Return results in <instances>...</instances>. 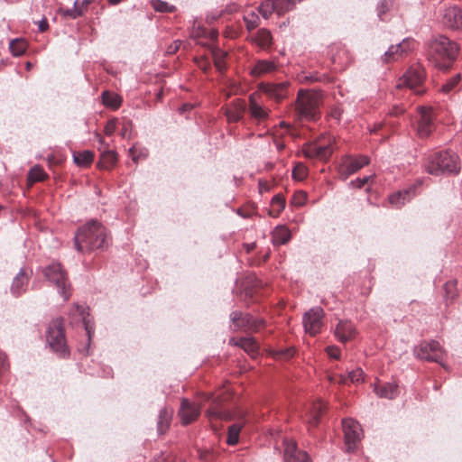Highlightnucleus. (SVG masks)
<instances>
[{"mask_svg": "<svg viewBox=\"0 0 462 462\" xmlns=\"http://www.w3.org/2000/svg\"><path fill=\"white\" fill-rule=\"evenodd\" d=\"M417 357L439 364L441 366L446 367L443 363L446 356V350L440 346L438 341L430 340L421 342L414 349Z\"/></svg>", "mask_w": 462, "mask_h": 462, "instance_id": "nucleus-7", "label": "nucleus"}, {"mask_svg": "<svg viewBox=\"0 0 462 462\" xmlns=\"http://www.w3.org/2000/svg\"><path fill=\"white\" fill-rule=\"evenodd\" d=\"M206 415L209 420H212L213 418L230 420L229 414L221 411L217 405L208 409L206 411Z\"/></svg>", "mask_w": 462, "mask_h": 462, "instance_id": "nucleus-46", "label": "nucleus"}, {"mask_svg": "<svg viewBox=\"0 0 462 462\" xmlns=\"http://www.w3.org/2000/svg\"><path fill=\"white\" fill-rule=\"evenodd\" d=\"M258 11L264 19H268L273 12H276L274 0L262 3Z\"/></svg>", "mask_w": 462, "mask_h": 462, "instance_id": "nucleus-38", "label": "nucleus"}, {"mask_svg": "<svg viewBox=\"0 0 462 462\" xmlns=\"http://www.w3.org/2000/svg\"><path fill=\"white\" fill-rule=\"evenodd\" d=\"M414 195V189H409L402 191L395 192L389 196V202L396 207H402L406 202L410 201L411 197Z\"/></svg>", "mask_w": 462, "mask_h": 462, "instance_id": "nucleus-27", "label": "nucleus"}, {"mask_svg": "<svg viewBox=\"0 0 462 462\" xmlns=\"http://www.w3.org/2000/svg\"><path fill=\"white\" fill-rule=\"evenodd\" d=\"M414 47L415 42L412 39L406 38L402 40V42L390 46L386 51V56H391L393 54V49L400 50L401 54L407 55Z\"/></svg>", "mask_w": 462, "mask_h": 462, "instance_id": "nucleus-31", "label": "nucleus"}, {"mask_svg": "<svg viewBox=\"0 0 462 462\" xmlns=\"http://www.w3.org/2000/svg\"><path fill=\"white\" fill-rule=\"evenodd\" d=\"M60 14L64 17H69L71 19H76L83 14L82 9H66V10H60Z\"/></svg>", "mask_w": 462, "mask_h": 462, "instance_id": "nucleus-50", "label": "nucleus"}, {"mask_svg": "<svg viewBox=\"0 0 462 462\" xmlns=\"http://www.w3.org/2000/svg\"><path fill=\"white\" fill-rule=\"evenodd\" d=\"M307 194L306 192L302 191V190H300V191H297L294 195H293V198H292V200H291V203L294 205V206H297V207H301L303 206L306 201H307Z\"/></svg>", "mask_w": 462, "mask_h": 462, "instance_id": "nucleus-49", "label": "nucleus"}, {"mask_svg": "<svg viewBox=\"0 0 462 462\" xmlns=\"http://www.w3.org/2000/svg\"><path fill=\"white\" fill-rule=\"evenodd\" d=\"M92 2V0H80V6L82 10H86L88 5Z\"/></svg>", "mask_w": 462, "mask_h": 462, "instance_id": "nucleus-61", "label": "nucleus"}, {"mask_svg": "<svg viewBox=\"0 0 462 462\" xmlns=\"http://www.w3.org/2000/svg\"><path fill=\"white\" fill-rule=\"evenodd\" d=\"M254 42L262 49L268 48L272 43L271 32L266 29H260L254 37Z\"/></svg>", "mask_w": 462, "mask_h": 462, "instance_id": "nucleus-32", "label": "nucleus"}, {"mask_svg": "<svg viewBox=\"0 0 462 462\" xmlns=\"http://www.w3.org/2000/svg\"><path fill=\"white\" fill-rule=\"evenodd\" d=\"M46 338L53 352L63 357L69 356V351L63 329V319L58 318L50 323Z\"/></svg>", "mask_w": 462, "mask_h": 462, "instance_id": "nucleus-6", "label": "nucleus"}, {"mask_svg": "<svg viewBox=\"0 0 462 462\" xmlns=\"http://www.w3.org/2000/svg\"><path fill=\"white\" fill-rule=\"evenodd\" d=\"M333 152V145L331 138L325 143L321 141L315 142L309 144L304 149V153L307 157L318 158L320 160L328 159Z\"/></svg>", "mask_w": 462, "mask_h": 462, "instance_id": "nucleus-13", "label": "nucleus"}, {"mask_svg": "<svg viewBox=\"0 0 462 462\" xmlns=\"http://www.w3.org/2000/svg\"><path fill=\"white\" fill-rule=\"evenodd\" d=\"M372 176H365L364 178H357L355 180H352L349 185L353 188L361 189L365 184H366Z\"/></svg>", "mask_w": 462, "mask_h": 462, "instance_id": "nucleus-52", "label": "nucleus"}, {"mask_svg": "<svg viewBox=\"0 0 462 462\" xmlns=\"http://www.w3.org/2000/svg\"><path fill=\"white\" fill-rule=\"evenodd\" d=\"M284 445L285 462H310L308 454L299 450L293 440H285Z\"/></svg>", "mask_w": 462, "mask_h": 462, "instance_id": "nucleus-18", "label": "nucleus"}, {"mask_svg": "<svg viewBox=\"0 0 462 462\" xmlns=\"http://www.w3.org/2000/svg\"><path fill=\"white\" fill-rule=\"evenodd\" d=\"M259 188H260V191H266L268 190V187L265 186L262 181H259Z\"/></svg>", "mask_w": 462, "mask_h": 462, "instance_id": "nucleus-63", "label": "nucleus"}, {"mask_svg": "<svg viewBox=\"0 0 462 462\" xmlns=\"http://www.w3.org/2000/svg\"><path fill=\"white\" fill-rule=\"evenodd\" d=\"M180 41H175L173 42L168 48H167V51L166 52L168 54H173L175 53L180 47Z\"/></svg>", "mask_w": 462, "mask_h": 462, "instance_id": "nucleus-58", "label": "nucleus"}, {"mask_svg": "<svg viewBox=\"0 0 462 462\" xmlns=\"http://www.w3.org/2000/svg\"><path fill=\"white\" fill-rule=\"evenodd\" d=\"M458 156L450 151L436 152L428 158L425 164L426 171L431 175L455 173L459 170Z\"/></svg>", "mask_w": 462, "mask_h": 462, "instance_id": "nucleus-3", "label": "nucleus"}, {"mask_svg": "<svg viewBox=\"0 0 462 462\" xmlns=\"http://www.w3.org/2000/svg\"><path fill=\"white\" fill-rule=\"evenodd\" d=\"M95 137L101 145L98 147V149L101 151L100 161L98 162L99 167L102 169H110L116 164L117 161V155L116 152L109 150L107 146L105 145L104 139L100 134H96Z\"/></svg>", "mask_w": 462, "mask_h": 462, "instance_id": "nucleus-17", "label": "nucleus"}, {"mask_svg": "<svg viewBox=\"0 0 462 462\" xmlns=\"http://www.w3.org/2000/svg\"><path fill=\"white\" fill-rule=\"evenodd\" d=\"M247 30L251 31L259 25V17L254 12H251L244 16Z\"/></svg>", "mask_w": 462, "mask_h": 462, "instance_id": "nucleus-44", "label": "nucleus"}, {"mask_svg": "<svg viewBox=\"0 0 462 462\" xmlns=\"http://www.w3.org/2000/svg\"><path fill=\"white\" fill-rule=\"evenodd\" d=\"M234 330L257 331L263 325V319H255L249 314H243L239 311H233L230 315Z\"/></svg>", "mask_w": 462, "mask_h": 462, "instance_id": "nucleus-11", "label": "nucleus"}, {"mask_svg": "<svg viewBox=\"0 0 462 462\" xmlns=\"http://www.w3.org/2000/svg\"><path fill=\"white\" fill-rule=\"evenodd\" d=\"M106 231L100 223L91 220L80 227L75 236V247L79 252H89L103 247Z\"/></svg>", "mask_w": 462, "mask_h": 462, "instance_id": "nucleus-2", "label": "nucleus"}, {"mask_svg": "<svg viewBox=\"0 0 462 462\" xmlns=\"http://www.w3.org/2000/svg\"><path fill=\"white\" fill-rule=\"evenodd\" d=\"M374 389L380 398L392 400L399 394V386L395 382L385 383L382 385L374 384Z\"/></svg>", "mask_w": 462, "mask_h": 462, "instance_id": "nucleus-24", "label": "nucleus"}, {"mask_svg": "<svg viewBox=\"0 0 462 462\" xmlns=\"http://www.w3.org/2000/svg\"><path fill=\"white\" fill-rule=\"evenodd\" d=\"M243 428V424L235 423L228 427L226 443L230 446L236 445L239 440V434Z\"/></svg>", "mask_w": 462, "mask_h": 462, "instance_id": "nucleus-36", "label": "nucleus"}, {"mask_svg": "<svg viewBox=\"0 0 462 462\" xmlns=\"http://www.w3.org/2000/svg\"><path fill=\"white\" fill-rule=\"evenodd\" d=\"M249 112L251 116L258 122L264 121L268 118L270 111L263 107L257 101V95L252 94L249 97Z\"/></svg>", "mask_w": 462, "mask_h": 462, "instance_id": "nucleus-22", "label": "nucleus"}, {"mask_svg": "<svg viewBox=\"0 0 462 462\" xmlns=\"http://www.w3.org/2000/svg\"><path fill=\"white\" fill-rule=\"evenodd\" d=\"M291 239V232L285 226H278L272 233V241L274 245H284Z\"/></svg>", "mask_w": 462, "mask_h": 462, "instance_id": "nucleus-28", "label": "nucleus"}, {"mask_svg": "<svg viewBox=\"0 0 462 462\" xmlns=\"http://www.w3.org/2000/svg\"><path fill=\"white\" fill-rule=\"evenodd\" d=\"M403 54L400 53V50L393 49V54L391 56H386V51L384 52V61L390 62L399 60L403 57Z\"/></svg>", "mask_w": 462, "mask_h": 462, "instance_id": "nucleus-54", "label": "nucleus"}, {"mask_svg": "<svg viewBox=\"0 0 462 462\" xmlns=\"http://www.w3.org/2000/svg\"><path fill=\"white\" fill-rule=\"evenodd\" d=\"M347 379L351 383H361L364 381V371L361 368H356L355 370H352L348 373ZM340 383H346V378L342 377L340 380Z\"/></svg>", "mask_w": 462, "mask_h": 462, "instance_id": "nucleus-40", "label": "nucleus"}, {"mask_svg": "<svg viewBox=\"0 0 462 462\" xmlns=\"http://www.w3.org/2000/svg\"><path fill=\"white\" fill-rule=\"evenodd\" d=\"M326 352L328 356L331 358L339 359L340 357V349L337 346H327Z\"/></svg>", "mask_w": 462, "mask_h": 462, "instance_id": "nucleus-53", "label": "nucleus"}, {"mask_svg": "<svg viewBox=\"0 0 462 462\" xmlns=\"http://www.w3.org/2000/svg\"><path fill=\"white\" fill-rule=\"evenodd\" d=\"M292 176L295 180H302L307 176V169L302 164H298L293 168Z\"/></svg>", "mask_w": 462, "mask_h": 462, "instance_id": "nucleus-48", "label": "nucleus"}, {"mask_svg": "<svg viewBox=\"0 0 462 462\" xmlns=\"http://www.w3.org/2000/svg\"><path fill=\"white\" fill-rule=\"evenodd\" d=\"M425 78V70L420 65L411 67L406 73L399 79L397 88L407 87L417 95L425 92L422 84Z\"/></svg>", "mask_w": 462, "mask_h": 462, "instance_id": "nucleus-8", "label": "nucleus"}, {"mask_svg": "<svg viewBox=\"0 0 462 462\" xmlns=\"http://www.w3.org/2000/svg\"><path fill=\"white\" fill-rule=\"evenodd\" d=\"M419 118L417 122V134L420 137L429 136L434 128V116L430 107H418Z\"/></svg>", "mask_w": 462, "mask_h": 462, "instance_id": "nucleus-12", "label": "nucleus"}, {"mask_svg": "<svg viewBox=\"0 0 462 462\" xmlns=\"http://www.w3.org/2000/svg\"><path fill=\"white\" fill-rule=\"evenodd\" d=\"M324 310L320 307H314L303 316V327L305 332L310 336L320 333L323 327Z\"/></svg>", "mask_w": 462, "mask_h": 462, "instance_id": "nucleus-9", "label": "nucleus"}, {"mask_svg": "<svg viewBox=\"0 0 462 462\" xmlns=\"http://www.w3.org/2000/svg\"><path fill=\"white\" fill-rule=\"evenodd\" d=\"M442 23L450 29L457 30L462 28V9L457 5L445 7L442 14Z\"/></svg>", "mask_w": 462, "mask_h": 462, "instance_id": "nucleus-15", "label": "nucleus"}, {"mask_svg": "<svg viewBox=\"0 0 462 462\" xmlns=\"http://www.w3.org/2000/svg\"><path fill=\"white\" fill-rule=\"evenodd\" d=\"M461 80V74L457 73L450 78L441 88L442 92L448 94L455 89Z\"/></svg>", "mask_w": 462, "mask_h": 462, "instance_id": "nucleus-42", "label": "nucleus"}, {"mask_svg": "<svg viewBox=\"0 0 462 462\" xmlns=\"http://www.w3.org/2000/svg\"><path fill=\"white\" fill-rule=\"evenodd\" d=\"M458 52L456 42L444 35H439L431 40L429 45V60L440 69H447L455 60Z\"/></svg>", "mask_w": 462, "mask_h": 462, "instance_id": "nucleus-1", "label": "nucleus"}, {"mask_svg": "<svg viewBox=\"0 0 462 462\" xmlns=\"http://www.w3.org/2000/svg\"><path fill=\"white\" fill-rule=\"evenodd\" d=\"M455 282H446L445 285H444V289L447 292V294L448 295L449 293H451L452 290L455 289Z\"/></svg>", "mask_w": 462, "mask_h": 462, "instance_id": "nucleus-60", "label": "nucleus"}, {"mask_svg": "<svg viewBox=\"0 0 462 462\" xmlns=\"http://www.w3.org/2000/svg\"><path fill=\"white\" fill-rule=\"evenodd\" d=\"M229 343L242 347L245 352L252 356L255 355L258 349L257 344L253 337H241L239 339L231 338Z\"/></svg>", "mask_w": 462, "mask_h": 462, "instance_id": "nucleus-29", "label": "nucleus"}, {"mask_svg": "<svg viewBox=\"0 0 462 462\" xmlns=\"http://www.w3.org/2000/svg\"><path fill=\"white\" fill-rule=\"evenodd\" d=\"M173 411L171 408L163 407L160 410L157 420V430L159 434H164L170 428Z\"/></svg>", "mask_w": 462, "mask_h": 462, "instance_id": "nucleus-26", "label": "nucleus"}, {"mask_svg": "<svg viewBox=\"0 0 462 462\" xmlns=\"http://www.w3.org/2000/svg\"><path fill=\"white\" fill-rule=\"evenodd\" d=\"M342 112H343L342 109L340 107L337 106V107H334L331 109L329 116H330V117L335 119L337 122H339L341 119V116H342Z\"/></svg>", "mask_w": 462, "mask_h": 462, "instance_id": "nucleus-57", "label": "nucleus"}, {"mask_svg": "<svg viewBox=\"0 0 462 462\" xmlns=\"http://www.w3.org/2000/svg\"><path fill=\"white\" fill-rule=\"evenodd\" d=\"M152 8L157 12L169 13L174 10V6L162 0H152Z\"/></svg>", "mask_w": 462, "mask_h": 462, "instance_id": "nucleus-43", "label": "nucleus"}, {"mask_svg": "<svg viewBox=\"0 0 462 462\" xmlns=\"http://www.w3.org/2000/svg\"><path fill=\"white\" fill-rule=\"evenodd\" d=\"M27 48V43L25 41L22 39H14L11 41L9 44V49L14 56H21L24 53Z\"/></svg>", "mask_w": 462, "mask_h": 462, "instance_id": "nucleus-37", "label": "nucleus"}, {"mask_svg": "<svg viewBox=\"0 0 462 462\" xmlns=\"http://www.w3.org/2000/svg\"><path fill=\"white\" fill-rule=\"evenodd\" d=\"M275 216H278L285 208V199L281 194H277L273 197L271 201Z\"/></svg>", "mask_w": 462, "mask_h": 462, "instance_id": "nucleus-41", "label": "nucleus"}, {"mask_svg": "<svg viewBox=\"0 0 462 462\" xmlns=\"http://www.w3.org/2000/svg\"><path fill=\"white\" fill-rule=\"evenodd\" d=\"M200 414V407L189 402L188 399H183L180 403L179 416L182 425H188L196 420Z\"/></svg>", "mask_w": 462, "mask_h": 462, "instance_id": "nucleus-16", "label": "nucleus"}, {"mask_svg": "<svg viewBox=\"0 0 462 462\" xmlns=\"http://www.w3.org/2000/svg\"><path fill=\"white\" fill-rule=\"evenodd\" d=\"M192 108V106L189 105V104H185L183 105L181 107H180V113H184L185 111L189 110V109H191Z\"/></svg>", "mask_w": 462, "mask_h": 462, "instance_id": "nucleus-62", "label": "nucleus"}, {"mask_svg": "<svg viewBox=\"0 0 462 462\" xmlns=\"http://www.w3.org/2000/svg\"><path fill=\"white\" fill-rule=\"evenodd\" d=\"M72 315H78L79 318L81 319L83 326L86 330L87 337L89 341L94 333V328L93 324L91 323V320L88 318V314H87L86 312V308L84 306L78 304L74 305L72 310Z\"/></svg>", "mask_w": 462, "mask_h": 462, "instance_id": "nucleus-25", "label": "nucleus"}, {"mask_svg": "<svg viewBox=\"0 0 462 462\" xmlns=\"http://www.w3.org/2000/svg\"><path fill=\"white\" fill-rule=\"evenodd\" d=\"M288 86V81L281 83H267L262 87V89L271 98L280 101L287 96Z\"/></svg>", "mask_w": 462, "mask_h": 462, "instance_id": "nucleus-21", "label": "nucleus"}, {"mask_svg": "<svg viewBox=\"0 0 462 462\" xmlns=\"http://www.w3.org/2000/svg\"><path fill=\"white\" fill-rule=\"evenodd\" d=\"M245 111V103L241 99H236L231 102L226 108V116L228 122H238L242 119Z\"/></svg>", "mask_w": 462, "mask_h": 462, "instance_id": "nucleus-23", "label": "nucleus"}, {"mask_svg": "<svg viewBox=\"0 0 462 462\" xmlns=\"http://www.w3.org/2000/svg\"><path fill=\"white\" fill-rule=\"evenodd\" d=\"M367 164H369L367 156L360 155L355 158L349 157L344 160L340 165L339 173L344 179H346Z\"/></svg>", "mask_w": 462, "mask_h": 462, "instance_id": "nucleus-14", "label": "nucleus"}, {"mask_svg": "<svg viewBox=\"0 0 462 462\" xmlns=\"http://www.w3.org/2000/svg\"><path fill=\"white\" fill-rule=\"evenodd\" d=\"M94 154L90 151H83L73 153L74 162L79 166H88L92 162Z\"/></svg>", "mask_w": 462, "mask_h": 462, "instance_id": "nucleus-35", "label": "nucleus"}, {"mask_svg": "<svg viewBox=\"0 0 462 462\" xmlns=\"http://www.w3.org/2000/svg\"><path fill=\"white\" fill-rule=\"evenodd\" d=\"M276 69L274 62L263 60L256 62L251 73L254 76H261L263 74L271 73Z\"/></svg>", "mask_w": 462, "mask_h": 462, "instance_id": "nucleus-30", "label": "nucleus"}, {"mask_svg": "<svg viewBox=\"0 0 462 462\" xmlns=\"http://www.w3.org/2000/svg\"><path fill=\"white\" fill-rule=\"evenodd\" d=\"M137 145H134L129 149V155L132 157V160L134 162H137L140 159L145 158L147 156V150L145 148H139Z\"/></svg>", "mask_w": 462, "mask_h": 462, "instance_id": "nucleus-47", "label": "nucleus"}, {"mask_svg": "<svg viewBox=\"0 0 462 462\" xmlns=\"http://www.w3.org/2000/svg\"><path fill=\"white\" fill-rule=\"evenodd\" d=\"M320 97L316 92L300 90L296 100V111L300 118L315 120L319 115Z\"/></svg>", "mask_w": 462, "mask_h": 462, "instance_id": "nucleus-5", "label": "nucleus"}, {"mask_svg": "<svg viewBox=\"0 0 462 462\" xmlns=\"http://www.w3.org/2000/svg\"><path fill=\"white\" fill-rule=\"evenodd\" d=\"M8 367L7 357L4 352L0 350V374H3Z\"/></svg>", "mask_w": 462, "mask_h": 462, "instance_id": "nucleus-55", "label": "nucleus"}, {"mask_svg": "<svg viewBox=\"0 0 462 462\" xmlns=\"http://www.w3.org/2000/svg\"><path fill=\"white\" fill-rule=\"evenodd\" d=\"M213 55H214V61H215V65H216L217 69L219 71H223L226 68L225 59L226 56V52L224 51H221V50H217L214 51Z\"/></svg>", "mask_w": 462, "mask_h": 462, "instance_id": "nucleus-45", "label": "nucleus"}, {"mask_svg": "<svg viewBox=\"0 0 462 462\" xmlns=\"http://www.w3.org/2000/svg\"><path fill=\"white\" fill-rule=\"evenodd\" d=\"M46 177H47V174L45 173L43 169L40 166L32 167L28 173V179H29V180H31L32 182L42 181Z\"/></svg>", "mask_w": 462, "mask_h": 462, "instance_id": "nucleus-39", "label": "nucleus"}, {"mask_svg": "<svg viewBox=\"0 0 462 462\" xmlns=\"http://www.w3.org/2000/svg\"><path fill=\"white\" fill-rule=\"evenodd\" d=\"M356 335V329L350 321L340 320L336 327L335 336L342 343L353 339Z\"/></svg>", "mask_w": 462, "mask_h": 462, "instance_id": "nucleus-19", "label": "nucleus"}, {"mask_svg": "<svg viewBox=\"0 0 462 462\" xmlns=\"http://www.w3.org/2000/svg\"><path fill=\"white\" fill-rule=\"evenodd\" d=\"M102 100L106 106L113 109L118 108L122 102L121 97L117 94L109 91H104L102 93Z\"/></svg>", "mask_w": 462, "mask_h": 462, "instance_id": "nucleus-34", "label": "nucleus"}, {"mask_svg": "<svg viewBox=\"0 0 462 462\" xmlns=\"http://www.w3.org/2000/svg\"><path fill=\"white\" fill-rule=\"evenodd\" d=\"M73 9H82L80 6V0H76L73 5Z\"/></svg>", "mask_w": 462, "mask_h": 462, "instance_id": "nucleus-64", "label": "nucleus"}, {"mask_svg": "<svg viewBox=\"0 0 462 462\" xmlns=\"http://www.w3.org/2000/svg\"><path fill=\"white\" fill-rule=\"evenodd\" d=\"M293 355H294V349L291 347L282 349V350H279L276 352V357L281 358V359H288V358L293 356Z\"/></svg>", "mask_w": 462, "mask_h": 462, "instance_id": "nucleus-51", "label": "nucleus"}, {"mask_svg": "<svg viewBox=\"0 0 462 462\" xmlns=\"http://www.w3.org/2000/svg\"><path fill=\"white\" fill-rule=\"evenodd\" d=\"M345 443L347 451H354L361 440L362 429L359 423L352 419H346L342 421Z\"/></svg>", "mask_w": 462, "mask_h": 462, "instance_id": "nucleus-10", "label": "nucleus"}, {"mask_svg": "<svg viewBox=\"0 0 462 462\" xmlns=\"http://www.w3.org/2000/svg\"><path fill=\"white\" fill-rule=\"evenodd\" d=\"M116 125L115 120L108 121L105 126V134L106 135H112L116 131Z\"/></svg>", "mask_w": 462, "mask_h": 462, "instance_id": "nucleus-56", "label": "nucleus"}, {"mask_svg": "<svg viewBox=\"0 0 462 462\" xmlns=\"http://www.w3.org/2000/svg\"><path fill=\"white\" fill-rule=\"evenodd\" d=\"M46 280L53 284L64 300H68L71 295V285L66 270L60 263L53 262L42 269Z\"/></svg>", "mask_w": 462, "mask_h": 462, "instance_id": "nucleus-4", "label": "nucleus"}, {"mask_svg": "<svg viewBox=\"0 0 462 462\" xmlns=\"http://www.w3.org/2000/svg\"><path fill=\"white\" fill-rule=\"evenodd\" d=\"M49 27V24H48V21L46 18H42L40 22H39V30L41 32H45Z\"/></svg>", "mask_w": 462, "mask_h": 462, "instance_id": "nucleus-59", "label": "nucleus"}, {"mask_svg": "<svg viewBox=\"0 0 462 462\" xmlns=\"http://www.w3.org/2000/svg\"><path fill=\"white\" fill-rule=\"evenodd\" d=\"M31 273L32 272H27L25 269H21L14 278L11 285V292L14 296H20L26 291Z\"/></svg>", "mask_w": 462, "mask_h": 462, "instance_id": "nucleus-20", "label": "nucleus"}, {"mask_svg": "<svg viewBox=\"0 0 462 462\" xmlns=\"http://www.w3.org/2000/svg\"><path fill=\"white\" fill-rule=\"evenodd\" d=\"M326 407V404L322 401H319L315 403H313L312 409L310 413L309 418V424L310 426H316L318 425L319 421V417L321 416L324 409Z\"/></svg>", "mask_w": 462, "mask_h": 462, "instance_id": "nucleus-33", "label": "nucleus"}]
</instances>
